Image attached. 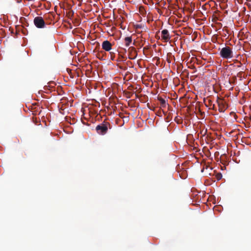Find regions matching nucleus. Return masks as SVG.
<instances>
[{
    "label": "nucleus",
    "instance_id": "nucleus-1",
    "mask_svg": "<svg viewBox=\"0 0 251 251\" xmlns=\"http://www.w3.org/2000/svg\"><path fill=\"white\" fill-rule=\"evenodd\" d=\"M112 126L111 124L107 122L104 121L96 127V130L98 134L104 135L108 132V128L111 129Z\"/></svg>",
    "mask_w": 251,
    "mask_h": 251
},
{
    "label": "nucleus",
    "instance_id": "nucleus-2",
    "mask_svg": "<svg viewBox=\"0 0 251 251\" xmlns=\"http://www.w3.org/2000/svg\"><path fill=\"white\" fill-rule=\"evenodd\" d=\"M220 55L224 59L232 58L233 57L232 49L228 46H226L221 50Z\"/></svg>",
    "mask_w": 251,
    "mask_h": 251
},
{
    "label": "nucleus",
    "instance_id": "nucleus-3",
    "mask_svg": "<svg viewBox=\"0 0 251 251\" xmlns=\"http://www.w3.org/2000/svg\"><path fill=\"white\" fill-rule=\"evenodd\" d=\"M34 24L35 25L39 28H42L45 27V23L42 17L37 16L34 19Z\"/></svg>",
    "mask_w": 251,
    "mask_h": 251
},
{
    "label": "nucleus",
    "instance_id": "nucleus-4",
    "mask_svg": "<svg viewBox=\"0 0 251 251\" xmlns=\"http://www.w3.org/2000/svg\"><path fill=\"white\" fill-rule=\"evenodd\" d=\"M102 48L106 51H109L112 49V44L108 40H105L102 43Z\"/></svg>",
    "mask_w": 251,
    "mask_h": 251
},
{
    "label": "nucleus",
    "instance_id": "nucleus-5",
    "mask_svg": "<svg viewBox=\"0 0 251 251\" xmlns=\"http://www.w3.org/2000/svg\"><path fill=\"white\" fill-rule=\"evenodd\" d=\"M162 39L164 40L165 42H168L171 38L169 31L167 29H163L161 31Z\"/></svg>",
    "mask_w": 251,
    "mask_h": 251
},
{
    "label": "nucleus",
    "instance_id": "nucleus-6",
    "mask_svg": "<svg viewBox=\"0 0 251 251\" xmlns=\"http://www.w3.org/2000/svg\"><path fill=\"white\" fill-rule=\"evenodd\" d=\"M217 102L219 106L225 107L226 102L223 99H220L218 97L217 98Z\"/></svg>",
    "mask_w": 251,
    "mask_h": 251
},
{
    "label": "nucleus",
    "instance_id": "nucleus-7",
    "mask_svg": "<svg viewBox=\"0 0 251 251\" xmlns=\"http://www.w3.org/2000/svg\"><path fill=\"white\" fill-rule=\"evenodd\" d=\"M125 45L126 47H128L132 42L131 37H126L125 39Z\"/></svg>",
    "mask_w": 251,
    "mask_h": 251
},
{
    "label": "nucleus",
    "instance_id": "nucleus-8",
    "mask_svg": "<svg viewBox=\"0 0 251 251\" xmlns=\"http://www.w3.org/2000/svg\"><path fill=\"white\" fill-rule=\"evenodd\" d=\"M158 100L160 101L161 107H166V100L162 98L161 97H158Z\"/></svg>",
    "mask_w": 251,
    "mask_h": 251
},
{
    "label": "nucleus",
    "instance_id": "nucleus-9",
    "mask_svg": "<svg viewBox=\"0 0 251 251\" xmlns=\"http://www.w3.org/2000/svg\"><path fill=\"white\" fill-rule=\"evenodd\" d=\"M110 58L112 60H114L115 59V53L113 52H110Z\"/></svg>",
    "mask_w": 251,
    "mask_h": 251
},
{
    "label": "nucleus",
    "instance_id": "nucleus-10",
    "mask_svg": "<svg viewBox=\"0 0 251 251\" xmlns=\"http://www.w3.org/2000/svg\"><path fill=\"white\" fill-rule=\"evenodd\" d=\"M225 107L219 106V111L220 112H223L225 111Z\"/></svg>",
    "mask_w": 251,
    "mask_h": 251
},
{
    "label": "nucleus",
    "instance_id": "nucleus-11",
    "mask_svg": "<svg viewBox=\"0 0 251 251\" xmlns=\"http://www.w3.org/2000/svg\"><path fill=\"white\" fill-rule=\"evenodd\" d=\"M222 177V175L221 174L219 173L217 175V178L218 180H220Z\"/></svg>",
    "mask_w": 251,
    "mask_h": 251
},
{
    "label": "nucleus",
    "instance_id": "nucleus-12",
    "mask_svg": "<svg viewBox=\"0 0 251 251\" xmlns=\"http://www.w3.org/2000/svg\"><path fill=\"white\" fill-rule=\"evenodd\" d=\"M129 50H131V51H134L135 52V48H133V47H130L128 49Z\"/></svg>",
    "mask_w": 251,
    "mask_h": 251
},
{
    "label": "nucleus",
    "instance_id": "nucleus-13",
    "mask_svg": "<svg viewBox=\"0 0 251 251\" xmlns=\"http://www.w3.org/2000/svg\"><path fill=\"white\" fill-rule=\"evenodd\" d=\"M141 27V25H136V28H140Z\"/></svg>",
    "mask_w": 251,
    "mask_h": 251
},
{
    "label": "nucleus",
    "instance_id": "nucleus-14",
    "mask_svg": "<svg viewBox=\"0 0 251 251\" xmlns=\"http://www.w3.org/2000/svg\"><path fill=\"white\" fill-rule=\"evenodd\" d=\"M242 66V64L240 62L239 65H237V67H241Z\"/></svg>",
    "mask_w": 251,
    "mask_h": 251
},
{
    "label": "nucleus",
    "instance_id": "nucleus-15",
    "mask_svg": "<svg viewBox=\"0 0 251 251\" xmlns=\"http://www.w3.org/2000/svg\"><path fill=\"white\" fill-rule=\"evenodd\" d=\"M83 0H77L78 1H79V2H82Z\"/></svg>",
    "mask_w": 251,
    "mask_h": 251
},
{
    "label": "nucleus",
    "instance_id": "nucleus-16",
    "mask_svg": "<svg viewBox=\"0 0 251 251\" xmlns=\"http://www.w3.org/2000/svg\"><path fill=\"white\" fill-rule=\"evenodd\" d=\"M130 58L131 59H133L134 58H131V57H130Z\"/></svg>",
    "mask_w": 251,
    "mask_h": 251
}]
</instances>
